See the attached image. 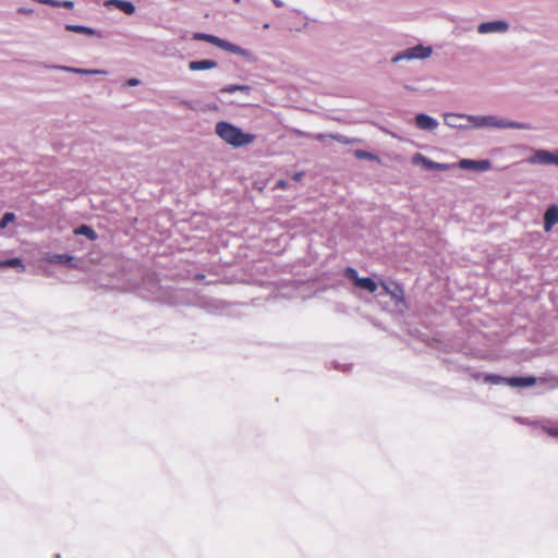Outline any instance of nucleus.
<instances>
[{
    "label": "nucleus",
    "mask_w": 558,
    "mask_h": 558,
    "mask_svg": "<svg viewBox=\"0 0 558 558\" xmlns=\"http://www.w3.org/2000/svg\"><path fill=\"white\" fill-rule=\"evenodd\" d=\"M468 122L475 129H514V130H532V125L526 122H518L500 118L498 116H469Z\"/></svg>",
    "instance_id": "nucleus-1"
},
{
    "label": "nucleus",
    "mask_w": 558,
    "mask_h": 558,
    "mask_svg": "<svg viewBox=\"0 0 558 558\" xmlns=\"http://www.w3.org/2000/svg\"><path fill=\"white\" fill-rule=\"evenodd\" d=\"M216 134L233 147L246 146L255 138L253 134L245 133L236 125L227 121H219L216 124Z\"/></svg>",
    "instance_id": "nucleus-2"
},
{
    "label": "nucleus",
    "mask_w": 558,
    "mask_h": 558,
    "mask_svg": "<svg viewBox=\"0 0 558 558\" xmlns=\"http://www.w3.org/2000/svg\"><path fill=\"white\" fill-rule=\"evenodd\" d=\"M474 379L483 378L485 384L490 385H507L513 388H525L531 387L536 384L537 378L535 376H511L505 377L499 374H481V373H472L471 374Z\"/></svg>",
    "instance_id": "nucleus-3"
},
{
    "label": "nucleus",
    "mask_w": 558,
    "mask_h": 558,
    "mask_svg": "<svg viewBox=\"0 0 558 558\" xmlns=\"http://www.w3.org/2000/svg\"><path fill=\"white\" fill-rule=\"evenodd\" d=\"M432 52H433V48L430 46H424L422 44H418L416 46L407 48V49L401 50L398 53H396L392 57L391 62L397 63V62H400L403 60L411 61V60H416V59L423 60V59H427L428 57H430Z\"/></svg>",
    "instance_id": "nucleus-4"
},
{
    "label": "nucleus",
    "mask_w": 558,
    "mask_h": 558,
    "mask_svg": "<svg viewBox=\"0 0 558 558\" xmlns=\"http://www.w3.org/2000/svg\"><path fill=\"white\" fill-rule=\"evenodd\" d=\"M510 29V25L505 20H495L482 22L477 25L478 34H505Z\"/></svg>",
    "instance_id": "nucleus-5"
},
{
    "label": "nucleus",
    "mask_w": 558,
    "mask_h": 558,
    "mask_svg": "<svg viewBox=\"0 0 558 558\" xmlns=\"http://www.w3.org/2000/svg\"><path fill=\"white\" fill-rule=\"evenodd\" d=\"M381 287L385 290L386 294L390 295L392 300H395L396 306L407 307L405 298H404V289L398 282H381Z\"/></svg>",
    "instance_id": "nucleus-6"
},
{
    "label": "nucleus",
    "mask_w": 558,
    "mask_h": 558,
    "mask_svg": "<svg viewBox=\"0 0 558 558\" xmlns=\"http://www.w3.org/2000/svg\"><path fill=\"white\" fill-rule=\"evenodd\" d=\"M232 305V303L219 299L203 300L199 303L202 308L214 315L226 314Z\"/></svg>",
    "instance_id": "nucleus-7"
},
{
    "label": "nucleus",
    "mask_w": 558,
    "mask_h": 558,
    "mask_svg": "<svg viewBox=\"0 0 558 558\" xmlns=\"http://www.w3.org/2000/svg\"><path fill=\"white\" fill-rule=\"evenodd\" d=\"M412 161L414 165H421L425 169L433 170V171H446L456 166L454 163L450 165V163H442V162L434 161L420 153H416L413 156Z\"/></svg>",
    "instance_id": "nucleus-8"
},
{
    "label": "nucleus",
    "mask_w": 558,
    "mask_h": 558,
    "mask_svg": "<svg viewBox=\"0 0 558 558\" xmlns=\"http://www.w3.org/2000/svg\"><path fill=\"white\" fill-rule=\"evenodd\" d=\"M457 166L462 170H472L476 172H484L492 168V161L489 159H461Z\"/></svg>",
    "instance_id": "nucleus-9"
},
{
    "label": "nucleus",
    "mask_w": 558,
    "mask_h": 558,
    "mask_svg": "<svg viewBox=\"0 0 558 558\" xmlns=\"http://www.w3.org/2000/svg\"><path fill=\"white\" fill-rule=\"evenodd\" d=\"M526 161L530 165H555L556 166V157L555 150L550 151L547 149H537L532 156H530Z\"/></svg>",
    "instance_id": "nucleus-10"
},
{
    "label": "nucleus",
    "mask_w": 558,
    "mask_h": 558,
    "mask_svg": "<svg viewBox=\"0 0 558 558\" xmlns=\"http://www.w3.org/2000/svg\"><path fill=\"white\" fill-rule=\"evenodd\" d=\"M470 114L465 113H446L444 116L445 124L451 129L469 130L471 125L461 123V120H466Z\"/></svg>",
    "instance_id": "nucleus-11"
},
{
    "label": "nucleus",
    "mask_w": 558,
    "mask_h": 558,
    "mask_svg": "<svg viewBox=\"0 0 558 558\" xmlns=\"http://www.w3.org/2000/svg\"><path fill=\"white\" fill-rule=\"evenodd\" d=\"M414 120L416 128L424 131H434L439 125L438 121L427 113H417Z\"/></svg>",
    "instance_id": "nucleus-12"
},
{
    "label": "nucleus",
    "mask_w": 558,
    "mask_h": 558,
    "mask_svg": "<svg viewBox=\"0 0 558 558\" xmlns=\"http://www.w3.org/2000/svg\"><path fill=\"white\" fill-rule=\"evenodd\" d=\"M543 222L546 232L550 231L558 223V206L556 204H551L545 209Z\"/></svg>",
    "instance_id": "nucleus-13"
},
{
    "label": "nucleus",
    "mask_w": 558,
    "mask_h": 558,
    "mask_svg": "<svg viewBox=\"0 0 558 558\" xmlns=\"http://www.w3.org/2000/svg\"><path fill=\"white\" fill-rule=\"evenodd\" d=\"M165 294L166 295L162 298L157 295L156 299L167 302L171 305H182V304L187 303V301H185V299H184L185 292L183 290L174 289V290L166 291Z\"/></svg>",
    "instance_id": "nucleus-14"
},
{
    "label": "nucleus",
    "mask_w": 558,
    "mask_h": 558,
    "mask_svg": "<svg viewBox=\"0 0 558 558\" xmlns=\"http://www.w3.org/2000/svg\"><path fill=\"white\" fill-rule=\"evenodd\" d=\"M221 49L228 51V52H231L233 54H238V56H241V57H244L245 59L247 60H253L254 57H253V53L247 50V49H244L233 43H230L226 39H222L221 40V44H220V47Z\"/></svg>",
    "instance_id": "nucleus-15"
},
{
    "label": "nucleus",
    "mask_w": 558,
    "mask_h": 558,
    "mask_svg": "<svg viewBox=\"0 0 558 558\" xmlns=\"http://www.w3.org/2000/svg\"><path fill=\"white\" fill-rule=\"evenodd\" d=\"M47 68L58 70V71L84 74V75L106 74V71L97 70V69H81V68H73V66H68V65H57V64L48 65Z\"/></svg>",
    "instance_id": "nucleus-16"
},
{
    "label": "nucleus",
    "mask_w": 558,
    "mask_h": 558,
    "mask_svg": "<svg viewBox=\"0 0 558 558\" xmlns=\"http://www.w3.org/2000/svg\"><path fill=\"white\" fill-rule=\"evenodd\" d=\"M105 5L107 8H116V9H119L121 12L128 14V15H132L135 13V5L132 1H129V0H107L105 2Z\"/></svg>",
    "instance_id": "nucleus-17"
},
{
    "label": "nucleus",
    "mask_w": 558,
    "mask_h": 558,
    "mask_svg": "<svg viewBox=\"0 0 558 558\" xmlns=\"http://www.w3.org/2000/svg\"><path fill=\"white\" fill-rule=\"evenodd\" d=\"M48 262L51 264L68 265L71 268L77 267L75 256L68 253L52 254L48 257Z\"/></svg>",
    "instance_id": "nucleus-18"
},
{
    "label": "nucleus",
    "mask_w": 558,
    "mask_h": 558,
    "mask_svg": "<svg viewBox=\"0 0 558 558\" xmlns=\"http://www.w3.org/2000/svg\"><path fill=\"white\" fill-rule=\"evenodd\" d=\"M64 28L68 32L78 33V34L87 35V36H96L98 38H102L101 32H99V31H97V29H95L93 27H89V26L80 25V24H66L64 26Z\"/></svg>",
    "instance_id": "nucleus-19"
},
{
    "label": "nucleus",
    "mask_w": 558,
    "mask_h": 558,
    "mask_svg": "<svg viewBox=\"0 0 558 558\" xmlns=\"http://www.w3.org/2000/svg\"><path fill=\"white\" fill-rule=\"evenodd\" d=\"M218 63L211 59L193 60L189 62V69L191 71H206L217 68Z\"/></svg>",
    "instance_id": "nucleus-20"
},
{
    "label": "nucleus",
    "mask_w": 558,
    "mask_h": 558,
    "mask_svg": "<svg viewBox=\"0 0 558 558\" xmlns=\"http://www.w3.org/2000/svg\"><path fill=\"white\" fill-rule=\"evenodd\" d=\"M0 268H15L17 271L22 272L25 270V265L20 257H12L8 259L0 260Z\"/></svg>",
    "instance_id": "nucleus-21"
},
{
    "label": "nucleus",
    "mask_w": 558,
    "mask_h": 558,
    "mask_svg": "<svg viewBox=\"0 0 558 558\" xmlns=\"http://www.w3.org/2000/svg\"><path fill=\"white\" fill-rule=\"evenodd\" d=\"M74 233L76 235H84L90 241H96L98 239V234L96 231L88 225H80L77 228H75Z\"/></svg>",
    "instance_id": "nucleus-22"
},
{
    "label": "nucleus",
    "mask_w": 558,
    "mask_h": 558,
    "mask_svg": "<svg viewBox=\"0 0 558 558\" xmlns=\"http://www.w3.org/2000/svg\"><path fill=\"white\" fill-rule=\"evenodd\" d=\"M355 287L369 293H374L377 290L378 286L373 278L361 277Z\"/></svg>",
    "instance_id": "nucleus-23"
},
{
    "label": "nucleus",
    "mask_w": 558,
    "mask_h": 558,
    "mask_svg": "<svg viewBox=\"0 0 558 558\" xmlns=\"http://www.w3.org/2000/svg\"><path fill=\"white\" fill-rule=\"evenodd\" d=\"M193 39L195 40H203V41H207L211 45H215L216 47H220V44H221V40L222 38L216 36V35H211V34H207V33H194L193 34Z\"/></svg>",
    "instance_id": "nucleus-24"
},
{
    "label": "nucleus",
    "mask_w": 558,
    "mask_h": 558,
    "mask_svg": "<svg viewBox=\"0 0 558 558\" xmlns=\"http://www.w3.org/2000/svg\"><path fill=\"white\" fill-rule=\"evenodd\" d=\"M252 88L248 85H241V84H230L220 89L221 94H233L235 92H241L245 95H250Z\"/></svg>",
    "instance_id": "nucleus-25"
},
{
    "label": "nucleus",
    "mask_w": 558,
    "mask_h": 558,
    "mask_svg": "<svg viewBox=\"0 0 558 558\" xmlns=\"http://www.w3.org/2000/svg\"><path fill=\"white\" fill-rule=\"evenodd\" d=\"M327 135L326 134H323V133H318L314 136L315 140L319 141V142H323V140L326 137ZM330 138L335 140L336 142L338 143H341V144H352L354 142V140H350L348 138L347 136L342 135V134H339V133H335V134H329L328 135Z\"/></svg>",
    "instance_id": "nucleus-26"
},
{
    "label": "nucleus",
    "mask_w": 558,
    "mask_h": 558,
    "mask_svg": "<svg viewBox=\"0 0 558 558\" xmlns=\"http://www.w3.org/2000/svg\"><path fill=\"white\" fill-rule=\"evenodd\" d=\"M345 278L350 279L351 281H353L354 286L357 284L359 280H360V276H359V272L355 268L351 267V266H348L344 271H343Z\"/></svg>",
    "instance_id": "nucleus-27"
},
{
    "label": "nucleus",
    "mask_w": 558,
    "mask_h": 558,
    "mask_svg": "<svg viewBox=\"0 0 558 558\" xmlns=\"http://www.w3.org/2000/svg\"><path fill=\"white\" fill-rule=\"evenodd\" d=\"M16 216L14 213L7 211L2 215L0 219V230L8 227L9 223L15 220Z\"/></svg>",
    "instance_id": "nucleus-28"
},
{
    "label": "nucleus",
    "mask_w": 558,
    "mask_h": 558,
    "mask_svg": "<svg viewBox=\"0 0 558 558\" xmlns=\"http://www.w3.org/2000/svg\"><path fill=\"white\" fill-rule=\"evenodd\" d=\"M355 157L359 159L378 160L375 154L363 149L355 150Z\"/></svg>",
    "instance_id": "nucleus-29"
},
{
    "label": "nucleus",
    "mask_w": 558,
    "mask_h": 558,
    "mask_svg": "<svg viewBox=\"0 0 558 558\" xmlns=\"http://www.w3.org/2000/svg\"><path fill=\"white\" fill-rule=\"evenodd\" d=\"M543 429L551 437L558 439V427L557 426H547L543 425Z\"/></svg>",
    "instance_id": "nucleus-30"
},
{
    "label": "nucleus",
    "mask_w": 558,
    "mask_h": 558,
    "mask_svg": "<svg viewBox=\"0 0 558 558\" xmlns=\"http://www.w3.org/2000/svg\"><path fill=\"white\" fill-rule=\"evenodd\" d=\"M37 3L40 4H47L53 8H59V0H34Z\"/></svg>",
    "instance_id": "nucleus-31"
},
{
    "label": "nucleus",
    "mask_w": 558,
    "mask_h": 558,
    "mask_svg": "<svg viewBox=\"0 0 558 558\" xmlns=\"http://www.w3.org/2000/svg\"><path fill=\"white\" fill-rule=\"evenodd\" d=\"M59 8H65L71 10L74 8V2L71 0H59Z\"/></svg>",
    "instance_id": "nucleus-32"
},
{
    "label": "nucleus",
    "mask_w": 558,
    "mask_h": 558,
    "mask_svg": "<svg viewBox=\"0 0 558 558\" xmlns=\"http://www.w3.org/2000/svg\"><path fill=\"white\" fill-rule=\"evenodd\" d=\"M140 83H141V82H140V80H138V78H136V77H131V78L126 80L124 84H125V86H130V87H132V86H137V85H140Z\"/></svg>",
    "instance_id": "nucleus-33"
},
{
    "label": "nucleus",
    "mask_w": 558,
    "mask_h": 558,
    "mask_svg": "<svg viewBox=\"0 0 558 558\" xmlns=\"http://www.w3.org/2000/svg\"><path fill=\"white\" fill-rule=\"evenodd\" d=\"M17 13H20V14H33L34 10L32 8L21 7V8L17 9Z\"/></svg>",
    "instance_id": "nucleus-34"
},
{
    "label": "nucleus",
    "mask_w": 558,
    "mask_h": 558,
    "mask_svg": "<svg viewBox=\"0 0 558 558\" xmlns=\"http://www.w3.org/2000/svg\"><path fill=\"white\" fill-rule=\"evenodd\" d=\"M275 7L277 8H283L284 3L281 0H271Z\"/></svg>",
    "instance_id": "nucleus-35"
},
{
    "label": "nucleus",
    "mask_w": 558,
    "mask_h": 558,
    "mask_svg": "<svg viewBox=\"0 0 558 558\" xmlns=\"http://www.w3.org/2000/svg\"><path fill=\"white\" fill-rule=\"evenodd\" d=\"M195 279H196V280H198V281L204 280V279H205V275H203V274H196V275H195Z\"/></svg>",
    "instance_id": "nucleus-36"
},
{
    "label": "nucleus",
    "mask_w": 558,
    "mask_h": 558,
    "mask_svg": "<svg viewBox=\"0 0 558 558\" xmlns=\"http://www.w3.org/2000/svg\"><path fill=\"white\" fill-rule=\"evenodd\" d=\"M556 166H558V148L555 149Z\"/></svg>",
    "instance_id": "nucleus-37"
},
{
    "label": "nucleus",
    "mask_w": 558,
    "mask_h": 558,
    "mask_svg": "<svg viewBox=\"0 0 558 558\" xmlns=\"http://www.w3.org/2000/svg\"><path fill=\"white\" fill-rule=\"evenodd\" d=\"M301 175H302L301 173H296V174L294 175V179H295V180H299V179L301 178Z\"/></svg>",
    "instance_id": "nucleus-38"
},
{
    "label": "nucleus",
    "mask_w": 558,
    "mask_h": 558,
    "mask_svg": "<svg viewBox=\"0 0 558 558\" xmlns=\"http://www.w3.org/2000/svg\"><path fill=\"white\" fill-rule=\"evenodd\" d=\"M56 558H61V556L58 554V555H56Z\"/></svg>",
    "instance_id": "nucleus-39"
}]
</instances>
